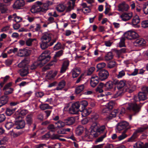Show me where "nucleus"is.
I'll use <instances>...</instances> for the list:
<instances>
[{
    "mask_svg": "<svg viewBox=\"0 0 148 148\" xmlns=\"http://www.w3.org/2000/svg\"><path fill=\"white\" fill-rule=\"evenodd\" d=\"M52 34L50 32H45L42 34L41 37V43L40 44V47L42 49H45L49 46H52L56 42V39L55 38L51 40Z\"/></svg>",
    "mask_w": 148,
    "mask_h": 148,
    "instance_id": "nucleus-1",
    "label": "nucleus"
},
{
    "mask_svg": "<svg viewBox=\"0 0 148 148\" xmlns=\"http://www.w3.org/2000/svg\"><path fill=\"white\" fill-rule=\"evenodd\" d=\"M51 56L47 52L45 51L42 53L38 57V61L34 63L30 67L32 70H34L39 66L41 67L50 60Z\"/></svg>",
    "mask_w": 148,
    "mask_h": 148,
    "instance_id": "nucleus-2",
    "label": "nucleus"
},
{
    "mask_svg": "<svg viewBox=\"0 0 148 148\" xmlns=\"http://www.w3.org/2000/svg\"><path fill=\"white\" fill-rule=\"evenodd\" d=\"M99 126V124L97 122H95L92 123L91 126V130L90 132L86 130L85 132L84 136V139L86 140H88V139H92L94 137H97V134L96 131Z\"/></svg>",
    "mask_w": 148,
    "mask_h": 148,
    "instance_id": "nucleus-3",
    "label": "nucleus"
},
{
    "mask_svg": "<svg viewBox=\"0 0 148 148\" xmlns=\"http://www.w3.org/2000/svg\"><path fill=\"white\" fill-rule=\"evenodd\" d=\"M74 7V0H69L67 1V5L64 6L63 5H59L56 9L58 11L61 12H63L66 8V11L69 12Z\"/></svg>",
    "mask_w": 148,
    "mask_h": 148,
    "instance_id": "nucleus-4",
    "label": "nucleus"
},
{
    "mask_svg": "<svg viewBox=\"0 0 148 148\" xmlns=\"http://www.w3.org/2000/svg\"><path fill=\"white\" fill-rule=\"evenodd\" d=\"M42 5L41 2L36 1L33 5L31 9V12L33 13H38L39 12H46L48 10L47 8H44L42 7L41 5Z\"/></svg>",
    "mask_w": 148,
    "mask_h": 148,
    "instance_id": "nucleus-5",
    "label": "nucleus"
},
{
    "mask_svg": "<svg viewBox=\"0 0 148 148\" xmlns=\"http://www.w3.org/2000/svg\"><path fill=\"white\" fill-rule=\"evenodd\" d=\"M74 123V117H70L68 118L67 119L64 120V121H59L55 123L59 124L60 125H58L57 127L58 128L62 127L64 126L65 125H70L73 124Z\"/></svg>",
    "mask_w": 148,
    "mask_h": 148,
    "instance_id": "nucleus-6",
    "label": "nucleus"
},
{
    "mask_svg": "<svg viewBox=\"0 0 148 148\" xmlns=\"http://www.w3.org/2000/svg\"><path fill=\"white\" fill-rule=\"evenodd\" d=\"M131 128L129 123L126 121H123L119 123L116 127L117 129L119 131L124 130V131L127 130Z\"/></svg>",
    "mask_w": 148,
    "mask_h": 148,
    "instance_id": "nucleus-7",
    "label": "nucleus"
},
{
    "mask_svg": "<svg viewBox=\"0 0 148 148\" xmlns=\"http://www.w3.org/2000/svg\"><path fill=\"white\" fill-rule=\"evenodd\" d=\"M124 37L129 40L134 39L138 37V34L135 32L129 31L124 34Z\"/></svg>",
    "mask_w": 148,
    "mask_h": 148,
    "instance_id": "nucleus-8",
    "label": "nucleus"
},
{
    "mask_svg": "<svg viewBox=\"0 0 148 148\" xmlns=\"http://www.w3.org/2000/svg\"><path fill=\"white\" fill-rule=\"evenodd\" d=\"M28 111L26 109L22 110L21 111H18L16 112L14 117L16 119H22L24 116L28 113Z\"/></svg>",
    "mask_w": 148,
    "mask_h": 148,
    "instance_id": "nucleus-9",
    "label": "nucleus"
},
{
    "mask_svg": "<svg viewBox=\"0 0 148 148\" xmlns=\"http://www.w3.org/2000/svg\"><path fill=\"white\" fill-rule=\"evenodd\" d=\"M141 107L140 105L136 103H132L129 105L127 108L130 110H132L134 112V115H135L139 112Z\"/></svg>",
    "mask_w": 148,
    "mask_h": 148,
    "instance_id": "nucleus-10",
    "label": "nucleus"
},
{
    "mask_svg": "<svg viewBox=\"0 0 148 148\" xmlns=\"http://www.w3.org/2000/svg\"><path fill=\"white\" fill-rule=\"evenodd\" d=\"M109 73L106 70L101 69L99 73V79L101 81H103L107 79L109 76Z\"/></svg>",
    "mask_w": 148,
    "mask_h": 148,
    "instance_id": "nucleus-11",
    "label": "nucleus"
},
{
    "mask_svg": "<svg viewBox=\"0 0 148 148\" xmlns=\"http://www.w3.org/2000/svg\"><path fill=\"white\" fill-rule=\"evenodd\" d=\"M126 81L123 80L119 81L118 80L115 79L113 81L114 84L115 85H117V88L119 91L122 90L125 86L126 85Z\"/></svg>",
    "mask_w": 148,
    "mask_h": 148,
    "instance_id": "nucleus-12",
    "label": "nucleus"
},
{
    "mask_svg": "<svg viewBox=\"0 0 148 148\" xmlns=\"http://www.w3.org/2000/svg\"><path fill=\"white\" fill-rule=\"evenodd\" d=\"M118 10L120 12H124L127 11L129 7L128 4L125 2L120 3L118 5Z\"/></svg>",
    "mask_w": 148,
    "mask_h": 148,
    "instance_id": "nucleus-13",
    "label": "nucleus"
},
{
    "mask_svg": "<svg viewBox=\"0 0 148 148\" xmlns=\"http://www.w3.org/2000/svg\"><path fill=\"white\" fill-rule=\"evenodd\" d=\"M64 109L68 110L70 114H74V102H70L66 104Z\"/></svg>",
    "mask_w": 148,
    "mask_h": 148,
    "instance_id": "nucleus-14",
    "label": "nucleus"
},
{
    "mask_svg": "<svg viewBox=\"0 0 148 148\" xmlns=\"http://www.w3.org/2000/svg\"><path fill=\"white\" fill-rule=\"evenodd\" d=\"M25 4V2L24 0H17L14 2L13 7L14 9H21Z\"/></svg>",
    "mask_w": 148,
    "mask_h": 148,
    "instance_id": "nucleus-15",
    "label": "nucleus"
},
{
    "mask_svg": "<svg viewBox=\"0 0 148 148\" xmlns=\"http://www.w3.org/2000/svg\"><path fill=\"white\" fill-rule=\"evenodd\" d=\"M147 98V95L141 92L138 93V96H135L134 97V100L136 102L140 101H144Z\"/></svg>",
    "mask_w": 148,
    "mask_h": 148,
    "instance_id": "nucleus-16",
    "label": "nucleus"
},
{
    "mask_svg": "<svg viewBox=\"0 0 148 148\" xmlns=\"http://www.w3.org/2000/svg\"><path fill=\"white\" fill-rule=\"evenodd\" d=\"M29 50L26 48L20 49L18 52V55L20 57L27 56L30 54Z\"/></svg>",
    "mask_w": 148,
    "mask_h": 148,
    "instance_id": "nucleus-17",
    "label": "nucleus"
},
{
    "mask_svg": "<svg viewBox=\"0 0 148 148\" xmlns=\"http://www.w3.org/2000/svg\"><path fill=\"white\" fill-rule=\"evenodd\" d=\"M133 14L131 12L128 13H124L121 14V17L123 21H126L130 20Z\"/></svg>",
    "mask_w": 148,
    "mask_h": 148,
    "instance_id": "nucleus-18",
    "label": "nucleus"
},
{
    "mask_svg": "<svg viewBox=\"0 0 148 148\" xmlns=\"http://www.w3.org/2000/svg\"><path fill=\"white\" fill-rule=\"evenodd\" d=\"M140 22V19L139 16L136 15L133 17L132 21V25L134 27L138 28L140 27V25H138Z\"/></svg>",
    "mask_w": 148,
    "mask_h": 148,
    "instance_id": "nucleus-19",
    "label": "nucleus"
},
{
    "mask_svg": "<svg viewBox=\"0 0 148 148\" xmlns=\"http://www.w3.org/2000/svg\"><path fill=\"white\" fill-rule=\"evenodd\" d=\"M134 148H148V143H145L144 144L143 143L141 142H138L133 145Z\"/></svg>",
    "mask_w": 148,
    "mask_h": 148,
    "instance_id": "nucleus-20",
    "label": "nucleus"
},
{
    "mask_svg": "<svg viewBox=\"0 0 148 148\" xmlns=\"http://www.w3.org/2000/svg\"><path fill=\"white\" fill-rule=\"evenodd\" d=\"M15 124L16 125V128L18 129H21L24 127L25 122L23 120L17 121L15 122Z\"/></svg>",
    "mask_w": 148,
    "mask_h": 148,
    "instance_id": "nucleus-21",
    "label": "nucleus"
},
{
    "mask_svg": "<svg viewBox=\"0 0 148 148\" xmlns=\"http://www.w3.org/2000/svg\"><path fill=\"white\" fill-rule=\"evenodd\" d=\"M146 43L145 40L142 38L136 40L134 42V45L136 46L141 47L145 45Z\"/></svg>",
    "mask_w": 148,
    "mask_h": 148,
    "instance_id": "nucleus-22",
    "label": "nucleus"
},
{
    "mask_svg": "<svg viewBox=\"0 0 148 148\" xmlns=\"http://www.w3.org/2000/svg\"><path fill=\"white\" fill-rule=\"evenodd\" d=\"M8 99V97L5 95L0 97V108L7 103Z\"/></svg>",
    "mask_w": 148,
    "mask_h": 148,
    "instance_id": "nucleus-23",
    "label": "nucleus"
},
{
    "mask_svg": "<svg viewBox=\"0 0 148 148\" xmlns=\"http://www.w3.org/2000/svg\"><path fill=\"white\" fill-rule=\"evenodd\" d=\"M19 73L21 76L24 77L27 76L29 72L27 67H24L19 70Z\"/></svg>",
    "mask_w": 148,
    "mask_h": 148,
    "instance_id": "nucleus-24",
    "label": "nucleus"
},
{
    "mask_svg": "<svg viewBox=\"0 0 148 148\" xmlns=\"http://www.w3.org/2000/svg\"><path fill=\"white\" fill-rule=\"evenodd\" d=\"M69 64V62L67 60L64 61L63 62L60 70L61 73H63L65 72Z\"/></svg>",
    "mask_w": 148,
    "mask_h": 148,
    "instance_id": "nucleus-25",
    "label": "nucleus"
},
{
    "mask_svg": "<svg viewBox=\"0 0 148 148\" xmlns=\"http://www.w3.org/2000/svg\"><path fill=\"white\" fill-rule=\"evenodd\" d=\"M113 82L109 81L107 82L105 84V90H110L113 88Z\"/></svg>",
    "mask_w": 148,
    "mask_h": 148,
    "instance_id": "nucleus-26",
    "label": "nucleus"
},
{
    "mask_svg": "<svg viewBox=\"0 0 148 148\" xmlns=\"http://www.w3.org/2000/svg\"><path fill=\"white\" fill-rule=\"evenodd\" d=\"M40 108L42 110H45L47 109H51L53 107L50 106L48 104L46 103H42L39 106Z\"/></svg>",
    "mask_w": 148,
    "mask_h": 148,
    "instance_id": "nucleus-27",
    "label": "nucleus"
},
{
    "mask_svg": "<svg viewBox=\"0 0 148 148\" xmlns=\"http://www.w3.org/2000/svg\"><path fill=\"white\" fill-rule=\"evenodd\" d=\"M32 115L31 114H28L26 117L25 120L27 124L29 126H30L32 124L33 122Z\"/></svg>",
    "mask_w": 148,
    "mask_h": 148,
    "instance_id": "nucleus-28",
    "label": "nucleus"
},
{
    "mask_svg": "<svg viewBox=\"0 0 148 148\" xmlns=\"http://www.w3.org/2000/svg\"><path fill=\"white\" fill-rule=\"evenodd\" d=\"M105 128V126L104 125L98 127L96 132V134H97V137L100 134L103 133L104 131Z\"/></svg>",
    "mask_w": 148,
    "mask_h": 148,
    "instance_id": "nucleus-29",
    "label": "nucleus"
},
{
    "mask_svg": "<svg viewBox=\"0 0 148 148\" xmlns=\"http://www.w3.org/2000/svg\"><path fill=\"white\" fill-rule=\"evenodd\" d=\"M91 112V110L90 108L88 109H83L82 113V116H86L89 115Z\"/></svg>",
    "mask_w": 148,
    "mask_h": 148,
    "instance_id": "nucleus-30",
    "label": "nucleus"
},
{
    "mask_svg": "<svg viewBox=\"0 0 148 148\" xmlns=\"http://www.w3.org/2000/svg\"><path fill=\"white\" fill-rule=\"evenodd\" d=\"M136 86L134 85H130L129 84L127 88H125V91L129 93H131L133 92L135 89Z\"/></svg>",
    "mask_w": 148,
    "mask_h": 148,
    "instance_id": "nucleus-31",
    "label": "nucleus"
},
{
    "mask_svg": "<svg viewBox=\"0 0 148 148\" xmlns=\"http://www.w3.org/2000/svg\"><path fill=\"white\" fill-rule=\"evenodd\" d=\"M16 109V108H7L5 112L6 115L8 116H11L14 112Z\"/></svg>",
    "mask_w": 148,
    "mask_h": 148,
    "instance_id": "nucleus-32",
    "label": "nucleus"
},
{
    "mask_svg": "<svg viewBox=\"0 0 148 148\" xmlns=\"http://www.w3.org/2000/svg\"><path fill=\"white\" fill-rule=\"evenodd\" d=\"M62 53L63 51L62 50H61L57 52L54 56L53 59V60H52V62H56L57 61V60L56 58L61 56L62 55Z\"/></svg>",
    "mask_w": 148,
    "mask_h": 148,
    "instance_id": "nucleus-33",
    "label": "nucleus"
},
{
    "mask_svg": "<svg viewBox=\"0 0 148 148\" xmlns=\"http://www.w3.org/2000/svg\"><path fill=\"white\" fill-rule=\"evenodd\" d=\"M84 128L83 126L79 125L78 126L76 130V134L79 135L82 134L83 132Z\"/></svg>",
    "mask_w": 148,
    "mask_h": 148,
    "instance_id": "nucleus-34",
    "label": "nucleus"
},
{
    "mask_svg": "<svg viewBox=\"0 0 148 148\" xmlns=\"http://www.w3.org/2000/svg\"><path fill=\"white\" fill-rule=\"evenodd\" d=\"M28 62V60L26 59H24L19 63L18 65V67L20 68L27 67L26 64Z\"/></svg>",
    "mask_w": 148,
    "mask_h": 148,
    "instance_id": "nucleus-35",
    "label": "nucleus"
},
{
    "mask_svg": "<svg viewBox=\"0 0 148 148\" xmlns=\"http://www.w3.org/2000/svg\"><path fill=\"white\" fill-rule=\"evenodd\" d=\"M113 55L111 52H108L105 56V59L106 61H109L112 59Z\"/></svg>",
    "mask_w": 148,
    "mask_h": 148,
    "instance_id": "nucleus-36",
    "label": "nucleus"
},
{
    "mask_svg": "<svg viewBox=\"0 0 148 148\" xmlns=\"http://www.w3.org/2000/svg\"><path fill=\"white\" fill-rule=\"evenodd\" d=\"M0 10L1 13H5L6 12L7 10L4 4L0 3Z\"/></svg>",
    "mask_w": 148,
    "mask_h": 148,
    "instance_id": "nucleus-37",
    "label": "nucleus"
},
{
    "mask_svg": "<svg viewBox=\"0 0 148 148\" xmlns=\"http://www.w3.org/2000/svg\"><path fill=\"white\" fill-rule=\"evenodd\" d=\"M126 51V49L125 48H123L119 50L116 49L115 50V52L119 57L122 53H125Z\"/></svg>",
    "mask_w": 148,
    "mask_h": 148,
    "instance_id": "nucleus-38",
    "label": "nucleus"
},
{
    "mask_svg": "<svg viewBox=\"0 0 148 148\" xmlns=\"http://www.w3.org/2000/svg\"><path fill=\"white\" fill-rule=\"evenodd\" d=\"M80 104L79 101H77L75 103V114H77L79 111L80 110H78L80 107Z\"/></svg>",
    "mask_w": 148,
    "mask_h": 148,
    "instance_id": "nucleus-39",
    "label": "nucleus"
},
{
    "mask_svg": "<svg viewBox=\"0 0 148 148\" xmlns=\"http://www.w3.org/2000/svg\"><path fill=\"white\" fill-rule=\"evenodd\" d=\"M84 86L82 85L77 87L75 90V92L76 94H79L84 89Z\"/></svg>",
    "mask_w": 148,
    "mask_h": 148,
    "instance_id": "nucleus-40",
    "label": "nucleus"
},
{
    "mask_svg": "<svg viewBox=\"0 0 148 148\" xmlns=\"http://www.w3.org/2000/svg\"><path fill=\"white\" fill-rule=\"evenodd\" d=\"M147 129V127H139L136 129L135 132L137 134L138 133H141Z\"/></svg>",
    "mask_w": 148,
    "mask_h": 148,
    "instance_id": "nucleus-41",
    "label": "nucleus"
},
{
    "mask_svg": "<svg viewBox=\"0 0 148 148\" xmlns=\"http://www.w3.org/2000/svg\"><path fill=\"white\" fill-rule=\"evenodd\" d=\"M115 104V102L113 101H111L107 104L106 105L110 110L112 109Z\"/></svg>",
    "mask_w": 148,
    "mask_h": 148,
    "instance_id": "nucleus-42",
    "label": "nucleus"
},
{
    "mask_svg": "<svg viewBox=\"0 0 148 148\" xmlns=\"http://www.w3.org/2000/svg\"><path fill=\"white\" fill-rule=\"evenodd\" d=\"M70 129L69 128L62 129L60 130H58L57 132L59 134H65L66 132L70 131Z\"/></svg>",
    "mask_w": 148,
    "mask_h": 148,
    "instance_id": "nucleus-43",
    "label": "nucleus"
},
{
    "mask_svg": "<svg viewBox=\"0 0 148 148\" xmlns=\"http://www.w3.org/2000/svg\"><path fill=\"white\" fill-rule=\"evenodd\" d=\"M81 70L79 68L76 67L75 68V77H77L81 73Z\"/></svg>",
    "mask_w": 148,
    "mask_h": 148,
    "instance_id": "nucleus-44",
    "label": "nucleus"
},
{
    "mask_svg": "<svg viewBox=\"0 0 148 148\" xmlns=\"http://www.w3.org/2000/svg\"><path fill=\"white\" fill-rule=\"evenodd\" d=\"M14 126V124L12 122H7L5 124V127L8 130H9Z\"/></svg>",
    "mask_w": 148,
    "mask_h": 148,
    "instance_id": "nucleus-45",
    "label": "nucleus"
},
{
    "mask_svg": "<svg viewBox=\"0 0 148 148\" xmlns=\"http://www.w3.org/2000/svg\"><path fill=\"white\" fill-rule=\"evenodd\" d=\"M137 134L134 132L131 137L128 139V142H132L134 141L135 139L137 137Z\"/></svg>",
    "mask_w": 148,
    "mask_h": 148,
    "instance_id": "nucleus-46",
    "label": "nucleus"
},
{
    "mask_svg": "<svg viewBox=\"0 0 148 148\" xmlns=\"http://www.w3.org/2000/svg\"><path fill=\"white\" fill-rule=\"evenodd\" d=\"M126 132V130L124 131L121 135L118 137L119 140H122L127 137V135L125 134Z\"/></svg>",
    "mask_w": 148,
    "mask_h": 148,
    "instance_id": "nucleus-47",
    "label": "nucleus"
},
{
    "mask_svg": "<svg viewBox=\"0 0 148 148\" xmlns=\"http://www.w3.org/2000/svg\"><path fill=\"white\" fill-rule=\"evenodd\" d=\"M125 38L121 37L120 39V41L119 43V47H124L125 46Z\"/></svg>",
    "mask_w": 148,
    "mask_h": 148,
    "instance_id": "nucleus-48",
    "label": "nucleus"
},
{
    "mask_svg": "<svg viewBox=\"0 0 148 148\" xmlns=\"http://www.w3.org/2000/svg\"><path fill=\"white\" fill-rule=\"evenodd\" d=\"M116 62L114 61H111L109 62L108 65V67L110 69L112 68L115 66Z\"/></svg>",
    "mask_w": 148,
    "mask_h": 148,
    "instance_id": "nucleus-49",
    "label": "nucleus"
},
{
    "mask_svg": "<svg viewBox=\"0 0 148 148\" xmlns=\"http://www.w3.org/2000/svg\"><path fill=\"white\" fill-rule=\"evenodd\" d=\"M119 112V111L118 109L114 110L111 112L110 115V117H115Z\"/></svg>",
    "mask_w": 148,
    "mask_h": 148,
    "instance_id": "nucleus-50",
    "label": "nucleus"
},
{
    "mask_svg": "<svg viewBox=\"0 0 148 148\" xmlns=\"http://www.w3.org/2000/svg\"><path fill=\"white\" fill-rule=\"evenodd\" d=\"M12 85V83L11 82H9V83L6 84L5 86L4 87L3 90V91H5L8 90L11 88L10 87Z\"/></svg>",
    "mask_w": 148,
    "mask_h": 148,
    "instance_id": "nucleus-51",
    "label": "nucleus"
},
{
    "mask_svg": "<svg viewBox=\"0 0 148 148\" xmlns=\"http://www.w3.org/2000/svg\"><path fill=\"white\" fill-rule=\"evenodd\" d=\"M106 66V64L105 63L102 62L98 64L97 66V67L98 69V71L101 70V69L105 67Z\"/></svg>",
    "mask_w": 148,
    "mask_h": 148,
    "instance_id": "nucleus-52",
    "label": "nucleus"
},
{
    "mask_svg": "<svg viewBox=\"0 0 148 148\" xmlns=\"http://www.w3.org/2000/svg\"><path fill=\"white\" fill-rule=\"evenodd\" d=\"M106 136V133H104L103 135L97 138L95 141L96 143L102 141L103 139Z\"/></svg>",
    "mask_w": 148,
    "mask_h": 148,
    "instance_id": "nucleus-53",
    "label": "nucleus"
},
{
    "mask_svg": "<svg viewBox=\"0 0 148 148\" xmlns=\"http://www.w3.org/2000/svg\"><path fill=\"white\" fill-rule=\"evenodd\" d=\"M36 39L35 38L31 39L30 38H29L26 41V43L27 46H30L32 44V42L34 40H36Z\"/></svg>",
    "mask_w": 148,
    "mask_h": 148,
    "instance_id": "nucleus-54",
    "label": "nucleus"
},
{
    "mask_svg": "<svg viewBox=\"0 0 148 148\" xmlns=\"http://www.w3.org/2000/svg\"><path fill=\"white\" fill-rule=\"evenodd\" d=\"M141 92L147 95L148 93V86H144L141 88Z\"/></svg>",
    "mask_w": 148,
    "mask_h": 148,
    "instance_id": "nucleus-55",
    "label": "nucleus"
},
{
    "mask_svg": "<svg viewBox=\"0 0 148 148\" xmlns=\"http://www.w3.org/2000/svg\"><path fill=\"white\" fill-rule=\"evenodd\" d=\"M53 62H52V60L51 62L49 63L47 65L45 66L43 68V70L44 71H46L47 70L50 69V66H52L53 64Z\"/></svg>",
    "mask_w": 148,
    "mask_h": 148,
    "instance_id": "nucleus-56",
    "label": "nucleus"
},
{
    "mask_svg": "<svg viewBox=\"0 0 148 148\" xmlns=\"http://www.w3.org/2000/svg\"><path fill=\"white\" fill-rule=\"evenodd\" d=\"M141 24L142 27L144 28L148 27V20L143 21Z\"/></svg>",
    "mask_w": 148,
    "mask_h": 148,
    "instance_id": "nucleus-57",
    "label": "nucleus"
},
{
    "mask_svg": "<svg viewBox=\"0 0 148 148\" xmlns=\"http://www.w3.org/2000/svg\"><path fill=\"white\" fill-rule=\"evenodd\" d=\"M48 130H50V132H55V127L53 124H51L49 125L47 127Z\"/></svg>",
    "mask_w": 148,
    "mask_h": 148,
    "instance_id": "nucleus-58",
    "label": "nucleus"
},
{
    "mask_svg": "<svg viewBox=\"0 0 148 148\" xmlns=\"http://www.w3.org/2000/svg\"><path fill=\"white\" fill-rule=\"evenodd\" d=\"M13 88H10L9 89L5 91L4 92V94L5 95L7 96V95L12 94L13 92Z\"/></svg>",
    "mask_w": 148,
    "mask_h": 148,
    "instance_id": "nucleus-59",
    "label": "nucleus"
},
{
    "mask_svg": "<svg viewBox=\"0 0 148 148\" xmlns=\"http://www.w3.org/2000/svg\"><path fill=\"white\" fill-rule=\"evenodd\" d=\"M125 75V71L122 70L117 75V77L118 78H121Z\"/></svg>",
    "mask_w": 148,
    "mask_h": 148,
    "instance_id": "nucleus-60",
    "label": "nucleus"
},
{
    "mask_svg": "<svg viewBox=\"0 0 148 148\" xmlns=\"http://www.w3.org/2000/svg\"><path fill=\"white\" fill-rule=\"evenodd\" d=\"M61 43L60 42H58L53 47V49L54 50H58L61 48Z\"/></svg>",
    "mask_w": 148,
    "mask_h": 148,
    "instance_id": "nucleus-61",
    "label": "nucleus"
},
{
    "mask_svg": "<svg viewBox=\"0 0 148 148\" xmlns=\"http://www.w3.org/2000/svg\"><path fill=\"white\" fill-rule=\"evenodd\" d=\"M60 136H61L58 134H53L51 135V138L52 140L58 139L59 137Z\"/></svg>",
    "mask_w": 148,
    "mask_h": 148,
    "instance_id": "nucleus-62",
    "label": "nucleus"
},
{
    "mask_svg": "<svg viewBox=\"0 0 148 148\" xmlns=\"http://www.w3.org/2000/svg\"><path fill=\"white\" fill-rule=\"evenodd\" d=\"M99 80H100L99 79V77L95 75H93L91 77V80L92 81L94 80V82H95V81L97 82L99 81Z\"/></svg>",
    "mask_w": 148,
    "mask_h": 148,
    "instance_id": "nucleus-63",
    "label": "nucleus"
},
{
    "mask_svg": "<svg viewBox=\"0 0 148 148\" xmlns=\"http://www.w3.org/2000/svg\"><path fill=\"white\" fill-rule=\"evenodd\" d=\"M81 105H82V108L83 107L84 108L88 106V102L86 101H81Z\"/></svg>",
    "mask_w": 148,
    "mask_h": 148,
    "instance_id": "nucleus-64",
    "label": "nucleus"
}]
</instances>
